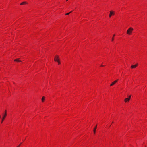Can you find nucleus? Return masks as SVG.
<instances>
[{"mask_svg":"<svg viewBox=\"0 0 147 147\" xmlns=\"http://www.w3.org/2000/svg\"><path fill=\"white\" fill-rule=\"evenodd\" d=\"M133 30V28L131 27L129 28L127 31V33L129 35L131 34Z\"/></svg>","mask_w":147,"mask_h":147,"instance_id":"f257e3e1","label":"nucleus"},{"mask_svg":"<svg viewBox=\"0 0 147 147\" xmlns=\"http://www.w3.org/2000/svg\"><path fill=\"white\" fill-rule=\"evenodd\" d=\"M54 60L55 61H58L59 60V56L57 55H56L55 57Z\"/></svg>","mask_w":147,"mask_h":147,"instance_id":"f03ea898","label":"nucleus"},{"mask_svg":"<svg viewBox=\"0 0 147 147\" xmlns=\"http://www.w3.org/2000/svg\"><path fill=\"white\" fill-rule=\"evenodd\" d=\"M7 115V113H5V114H3V117L2 118V119L1 121V123H2L3 121L4 120V119H5V117Z\"/></svg>","mask_w":147,"mask_h":147,"instance_id":"7ed1b4c3","label":"nucleus"},{"mask_svg":"<svg viewBox=\"0 0 147 147\" xmlns=\"http://www.w3.org/2000/svg\"><path fill=\"white\" fill-rule=\"evenodd\" d=\"M114 12L113 11H110V13L109 15V17H111L112 15H114Z\"/></svg>","mask_w":147,"mask_h":147,"instance_id":"20e7f679","label":"nucleus"},{"mask_svg":"<svg viewBox=\"0 0 147 147\" xmlns=\"http://www.w3.org/2000/svg\"><path fill=\"white\" fill-rule=\"evenodd\" d=\"M118 81V80H117L113 82H112V84L110 85L111 86H112L113 85H114V84H115V83L117 82Z\"/></svg>","mask_w":147,"mask_h":147,"instance_id":"39448f33","label":"nucleus"},{"mask_svg":"<svg viewBox=\"0 0 147 147\" xmlns=\"http://www.w3.org/2000/svg\"><path fill=\"white\" fill-rule=\"evenodd\" d=\"M138 64H137L134 65H132L131 66V68H136V67L138 66Z\"/></svg>","mask_w":147,"mask_h":147,"instance_id":"423d86ee","label":"nucleus"},{"mask_svg":"<svg viewBox=\"0 0 147 147\" xmlns=\"http://www.w3.org/2000/svg\"><path fill=\"white\" fill-rule=\"evenodd\" d=\"M130 100L129 98H126L124 100V101L125 102H126L127 101H129Z\"/></svg>","mask_w":147,"mask_h":147,"instance_id":"0eeeda50","label":"nucleus"},{"mask_svg":"<svg viewBox=\"0 0 147 147\" xmlns=\"http://www.w3.org/2000/svg\"><path fill=\"white\" fill-rule=\"evenodd\" d=\"M96 128H97V125H96V126L94 128V129L93 132H94V134H95L96 130Z\"/></svg>","mask_w":147,"mask_h":147,"instance_id":"6e6552de","label":"nucleus"},{"mask_svg":"<svg viewBox=\"0 0 147 147\" xmlns=\"http://www.w3.org/2000/svg\"><path fill=\"white\" fill-rule=\"evenodd\" d=\"M19 58H18V59H16L14 60V61H17V62H21V61L20 60H19Z\"/></svg>","mask_w":147,"mask_h":147,"instance_id":"1a4fd4ad","label":"nucleus"},{"mask_svg":"<svg viewBox=\"0 0 147 147\" xmlns=\"http://www.w3.org/2000/svg\"><path fill=\"white\" fill-rule=\"evenodd\" d=\"M27 4V3L26 2H24L20 4V5H24V4Z\"/></svg>","mask_w":147,"mask_h":147,"instance_id":"9d476101","label":"nucleus"},{"mask_svg":"<svg viewBox=\"0 0 147 147\" xmlns=\"http://www.w3.org/2000/svg\"><path fill=\"white\" fill-rule=\"evenodd\" d=\"M45 97L44 96H43L42 98V102H43L45 100Z\"/></svg>","mask_w":147,"mask_h":147,"instance_id":"9b49d317","label":"nucleus"},{"mask_svg":"<svg viewBox=\"0 0 147 147\" xmlns=\"http://www.w3.org/2000/svg\"><path fill=\"white\" fill-rule=\"evenodd\" d=\"M115 36V34H114L113 35V36L112 38V41H113V40H114V37Z\"/></svg>","mask_w":147,"mask_h":147,"instance_id":"f8f14e48","label":"nucleus"},{"mask_svg":"<svg viewBox=\"0 0 147 147\" xmlns=\"http://www.w3.org/2000/svg\"><path fill=\"white\" fill-rule=\"evenodd\" d=\"M71 11L69 13H66L65 14V15H69L70 13H71Z\"/></svg>","mask_w":147,"mask_h":147,"instance_id":"ddd939ff","label":"nucleus"},{"mask_svg":"<svg viewBox=\"0 0 147 147\" xmlns=\"http://www.w3.org/2000/svg\"><path fill=\"white\" fill-rule=\"evenodd\" d=\"M57 62H58V64H60V62L59 60V61H57Z\"/></svg>","mask_w":147,"mask_h":147,"instance_id":"4468645a","label":"nucleus"},{"mask_svg":"<svg viewBox=\"0 0 147 147\" xmlns=\"http://www.w3.org/2000/svg\"><path fill=\"white\" fill-rule=\"evenodd\" d=\"M131 96L130 95L129 96V97L128 98H130H130H131Z\"/></svg>","mask_w":147,"mask_h":147,"instance_id":"2eb2a0df","label":"nucleus"},{"mask_svg":"<svg viewBox=\"0 0 147 147\" xmlns=\"http://www.w3.org/2000/svg\"><path fill=\"white\" fill-rule=\"evenodd\" d=\"M21 144V143L20 144H19L18 146L17 147H19L20 146V144Z\"/></svg>","mask_w":147,"mask_h":147,"instance_id":"dca6fc26","label":"nucleus"},{"mask_svg":"<svg viewBox=\"0 0 147 147\" xmlns=\"http://www.w3.org/2000/svg\"><path fill=\"white\" fill-rule=\"evenodd\" d=\"M5 113H6V110L5 111V113L4 114H5Z\"/></svg>","mask_w":147,"mask_h":147,"instance_id":"f3484780","label":"nucleus"},{"mask_svg":"<svg viewBox=\"0 0 147 147\" xmlns=\"http://www.w3.org/2000/svg\"><path fill=\"white\" fill-rule=\"evenodd\" d=\"M101 66H104L103 65H101Z\"/></svg>","mask_w":147,"mask_h":147,"instance_id":"a211bd4d","label":"nucleus"},{"mask_svg":"<svg viewBox=\"0 0 147 147\" xmlns=\"http://www.w3.org/2000/svg\"><path fill=\"white\" fill-rule=\"evenodd\" d=\"M68 0H66V1H68Z\"/></svg>","mask_w":147,"mask_h":147,"instance_id":"6ab92c4d","label":"nucleus"},{"mask_svg":"<svg viewBox=\"0 0 147 147\" xmlns=\"http://www.w3.org/2000/svg\"><path fill=\"white\" fill-rule=\"evenodd\" d=\"M145 147H146V146H145Z\"/></svg>","mask_w":147,"mask_h":147,"instance_id":"aec40b11","label":"nucleus"}]
</instances>
